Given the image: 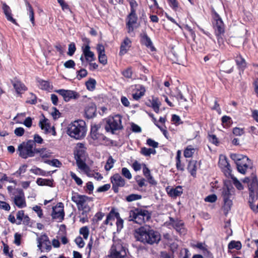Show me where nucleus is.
<instances>
[{"label":"nucleus","instance_id":"obj_34","mask_svg":"<svg viewBox=\"0 0 258 258\" xmlns=\"http://www.w3.org/2000/svg\"><path fill=\"white\" fill-rule=\"evenodd\" d=\"M36 153H39L42 158H48L50 156L51 153L46 150V148H39L36 150Z\"/></svg>","mask_w":258,"mask_h":258},{"label":"nucleus","instance_id":"obj_43","mask_svg":"<svg viewBox=\"0 0 258 258\" xmlns=\"http://www.w3.org/2000/svg\"><path fill=\"white\" fill-rule=\"evenodd\" d=\"M122 75L126 78L131 79L133 76V71L132 68H127L122 72Z\"/></svg>","mask_w":258,"mask_h":258},{"label":"nucleus","instance_id":"obj_50","mask_svg":"<svg viewBox=\"0 0 258 258\" xmlns=\"http://www.w3.org/2000/svg\"><path fill=\"white\" fill-rule=\"evenodd\" d=\"M76 63L75 61L72 59H70L66 61L63 66L67 69H73L75 67Z\"/></svg>","mask_w":258,"mask_h":258},{"label":"nucleus","instance_id":"obj_64","mask_svg":"<svg viewBox=\"0 0 258 258\" xmlns=\"http://www.w3.org/2000/svg\"><path fill=\"white\" fill-rule=\"evenodd\" d=\"M140 152L145 156H150L151 155L150 148L142 147L141 149Z\"/></svg>","mask_w":258,"mask_h":258},{"label":"nucleus","instance_id":"obj_5","mask_svg":"<svg viewBox=\"0 0 258 258\" xmlns=\"http://www.w3.org/2000/svg\"><path fill=\"white\" fill-rule=\"evenodd\" d=\"M151 218V213L146 210L135 208L129 212L128 220L139 224L148 221Z\"/></svg>","mask_w":258,"mask_h":258},{"label":"nucleus","instance_id":"obj_21","mask_svg":"<svg viewBox=\"0 0 258 258\" xmlns=\"http://www.w3.org/2000/svg\"><path fill=\"white\" fill-rule=\"evenodd\" d=\"M131 45L132 41L129 38L126 37L121 43L119 53V55H123L125 54L131 47Z\"/></svg>","mask_w":258,"mask_h":258},{"label":"nucleus","instance_id":"obj_42","mask_svg":"<svg viewBox=\"0 0 258 258\" xmlns=\"http://www.w3.org/2000/svg\"><path fill=\"white\" fill-rule=\"evenodd\" d=\"M141 198V195L138 194H131L126 197V200L128 202H131L134 201L140 200Z\"/></svg>","mask_w":258,"mask_h":258},{"label":"nucleus","instance_id":"obj_38","mask_svg":"<svg viewBox=\"0 0 258 258\" xmlns=\"http://www.w3.org/2000/svg\"><path fill=\"white\" fill-rule=\"evenodd\" d=\"M39 87L42 90H48L50 88L49 83L41 79L37 80Z\"/></svg>","mask_w":258,"mask_h":258},{"label":"nucleus","instance_id":"obj_53","mask_svg":"<svg viewBox=\"0 0 258 258\" xmlns=\"http://www.w3.org/2000/svg\"><path fill=\"white\" fill-rule=\"evenodd\" d=\"M170 7L174 11H176L178 7V3L177 0H168Z\"/></svg>","mask_w":258,"mask_h":258},{"label":"nucleus","instance_id":"obj_54","mask_svg":"<svg viewBox=\"0 0 258 258\" xmlns=\"http://www.w3.org/2000/svg\"><path fill=\"white\" fill-rule=\"evenodd\" d=\"M232 179L233 184L237 188V189L239 190L243 189V186L241 183L235 177H234Z\"/></svg>","mask_w":258,"mask_h":258},{"label":"nucleus","instance_id":"obj_45","mask_svg":"<svg viewBox=\"0 0 258 258\" xmlns=\"http://www.w3.org/2000/svg\"><path fill=\"white\" fill-rule=\"evenodd\" d=\"M80 233L83 236V237L87 239L89 236V231L87 227L85 226L82 227L80 229Z\"/></svg>","mask_w":258,"mask_h":258},{"label":"nucleus","instance_id":"obj_12","mask_svg":"<svg viewBox=\"0 0 258 258\" xmlns=\"http://www.w3.org/2000/svg\"><path fill=\"white\" fill-rule=\"evenodd\" d=\"M55 92L61 95L66 102H69L71 99H77L80 97V94L73 90L59 89L55 90Z\"/></svg>","mask_w":258,"mask_h":258},{"label":"nucleus","instance_id":"obj_13","mask_svg":"<svg viewBox=\"0 0 258 258\" xmlns=\"http://www.w3.org/2000/svg\"><path fill=\"white\" fill-rule=\"evenodd\" d=\"M111 182L112 184V189L115 193L118 192L119 187H123L125 184V181L121 176L116 173L112 175L110 178Z\"/></svg>","mask_w":258,"mask_h":258},{"label":"nucleus","instance_id":"obj_16","mask_svg":"<svg viewBox=\"0 0 258 258\" xmlns=\"http://www.w3.org/2000/svg\"><path fill=\"white\" fill-rule=\"evenodd\" d=\"M14 201L15 204L19 208H23L26 206L24 194L22 189H20L18 195L15 196Z\"/></svg>","mask_w":258,"mask_h":258},{"label":"nucleus","instance_id":"obj_47","mask_svg":"<svg viewBox=\"0 0 258 258\" xmlns=\"http://www.w3.org/2000/svg\"><path fill=\"white\" fill-rule=\"evenodd\" d=\"M121 174L123 176H124L128 179H131L132 177V174L130 170L127 168L123 167L122 168Z\"/></svg>","mask_w":258,"mask_h":258},{"label":"nucleus","instance_id":"obj_3","mask_svg":"<svg viewBox=\"0 0 258 258\" xmlns=\"http://www.w3.org/2000/svg\"><path fill=\"white\" fill-rule=\"evenodd\" d=\"M213 18V26L216 36L217 37L218 43L220 45L223 43L222 36L225 33V26L223 22L219 15L214 9L212 11Z\"/></svg>","mask_w":258,"mask_h":258},{"label":"nucleus","instance_id":"obj_33","mask_svg":"<svg viewBox=\"0 0 258 258\" xmlns=\"http://www.w3.org/2000/svg\"><path fill=\"white\" fill-rule=\"evenodd\" d=\"M76 163L78 168L83 170H86L88 168V166L86 163L82 160L78 155L76 157Z\"/></svg>","mask_w":258,"mask_h":258},{"label":"nucleus","instance_id":"obj_44","mask_svg":"<svg viewBox=\"0 0 258 258\" xmlns=\"http://www.w3.org/2000/svg\"><path fill=\"white\" fill-rule=\"evenodd\" d=\"M77 74L78 79L81 80V79L87 76L88 72L86 69H81L80 70L77 71Z\"/></svg>","mask_w":258,"mask_h":258},{"label":"nucleus","instance_id":"obj_4","mask_svg":"<svg viewBox=\"0 0 258 258\" xmlns=\"http://www.w3.org/2000/svg\"><path fill=\"white\" fill-rule=\"evenodd\" d=\"M230 157L236 164L239 172L244 174L248 168H251V161L247 156L233 153L230 154Z\"/></svg>","mask_w":258,"mask_h":258},{"label":"nucleus","instance_id":"obj_28","mask_svg":"<svg viewBox=\"0 0 258 258\" xmlns=\"http://www.w3.org/2000/svg\"><path fill=\"white\" fill-rule=\"evenodd\" d=\"M39 125L41 130L44 131L45 134L50 132V125L48 122V120L44 118L42 120H40Z\"/></svg>","mask_w":258,"mask_h":258},{"label":"nucleus","instance_id":"obj_7","mask_svg":"<svg viewBox=\"0 0 258 258\" xmlns=\"http://www.w3.org/2000/svg\"><path fill=\"white\" fill-rule=\"evenodd\" d=\"M36 148L34 147V143L32 140L20 144L17 152L19 156L23 159L33 157L35 156Z\"/></svg>","mask_w":258,"mask_h":258},{"label":"nucleus","instance_id":"obj_32","mask_svg":"<svg viewBox=\"0 0 258 258\" xmlns=\"http://www.w3.org/2000/svg\"><path fill=\"white\" fill-rule=\"evenodd\" d=\"M13 86L18 94H22L26 90V86L20 82H16L13 84Z\"/></svg>","mask_w":258,"mask_h":258},{"label":"nucleus","instance_id":"obj_2","mask_svg":"<svg viewBox=\"0 0 258 258\" xmlns=\"http://www.w3.org/2000/svg\"><path fill=\"white\" fill-rule=\"evenodd\" d=\"M67 132L71 138L76 140H81L85 137L86 134V122L81 119L75 120L68 125Z\"/></svg>","mask_w":258,"mask_h":258},{"label":"nucleus","instance_id":"obj_52","mask_svg":"<svg viewBox=\"0 0 258 258\" xmlns=\"http://www.w3.org/2000/svg\"><path fill=\"white\" fill-rule=\"evenodd\" d=\"M226 65L227 66V68L223 67V71L228 74L231 73L233 71V66L230 62H227Z\"/></svg>","mask_w":258,"mask_h":258},{"label":"nucleus","instance_id":"obj_8","mask_svg":"<svg viewBox=\"0 0 258 258\" xmlns=\"http://www.w3.org/2000/svg\"><path fill=\"white\" fill-rule=\"evenodd\" d=\"M121 119L122 117L119 114L107 118L105 125L106 131L114 134L115 131L121 130L123 128Z\"/></svg>","mask_w":258,"mask_h":258},{"label":"nucleus","instance_id":"obj_26","mask_svg":"<svg viewBox=\"0 0 258 258\" xmlns=\"http://www.w3.org/2000/svg\"><path fill=\"white\" fill-rule=\"evenodd\" d=\"M25 5L26 6V9L28 11V14L29 16L30 20L33 25H35L34 20V13L32 6L27 0H25Z\"/></svg>","mask_w":258,"mask_h":258},{"label":"nucleus","instance_id":"obj_39","mask_svg":"<svg viewBox=\"0 0 258 258\" xmlns=\"http://www.w3.org/2000/svg\"><path fill=\"white\" fill-rule=\"evenodd\" d=\"M115 161V160L113 159L112 156H110L108 158L106 164L105 165V169L106 171L110 170L113 167V165Z\"/></svg>","mask_w":258,"mask_h":258},{"label":"nucleus","instance_id":"obj_51","mask_svg":"<svg viewBox=\"0 0 258 258\" xmlns=\"http://www.w3.org/2000/svg\"><path fill=\"white\" fill-rule=\"evenodd\" d=\"M146 144L150 147H153L154 148H157L159 145V143L152 139H148L147 140Z\"/></svg>","mask_w":258,"mask_h":258},{"label":"nucleus","instance_id":"obj_11","mask_svg":"<svg viewBox=\"0 0 258 258\" xmlns=\"http://www.w3.org/2000/svg\"><path fill=\"white\" fill-rule=\"evenodd\" d=\"M138 16L137 13H130L125 19L126 27L127 32L129 34L134 33L135 29L138 27L136 26L138 21Z\"/></svg>","mask_w":258,"mask_h":258},{"label":"nucleus","instance_id":"obj_1","mask_svg":"<svg viewBox=\"0 0 258 258\" xmlns=\"http://www.w3.org/2000/svg\"><path fill=\"white\" fill-rule=\"evenodd\" d=\"M134 236L136 240L145 245L158 244L161 240V235L151 226L145 225L136 229Z\"/></svg>","mask_w":258,"mask_h":258},{"label":"nucleus","instance_id":"obj_23","mask_svg":"<svg viewBox=\"0 0 258 258\" xmlns=\"http://www.w3.org/2000/svg\"><path fill=\"white\" fill-rule=\"evenodd\" d=\"M141 42L142 44L145 45L148 48H150L152 51L155 50V48L153 45V43L150 38L147 35V33L144 32L141 35Z\"/></svg>","mask_w":258,"mask_h":258},{"label":"nucleus","instance_id":"obj_61","mask_svg":"<svg viewBox=\"0 0 258 258\" xmlns=\"http://www.w3.org/2000/svg\"><path fill=\"white\" fill-rule=\"evenodd\" d=\"M110 188V184H105L103 185V186H100L97 189V191L100 192H104L106 191Z\"/></svg>","mask_w":258,"mask_h":258},{"label":"nucleus","instance_id":"obj_10","mask_svg":"<svg viewBox=\"0 0 258 258\" xmlns=\"http://www.w3.org/2000/svg\"><path fill=\"white\" fill-rule=\"evenodd\" d=\"M234 194V188L230 186L224 187L222 191V197L224 203V209L227 211L230 209L232 205L233 195Z\"/></svg>","mask_w":258,"mask_h":258},{"label":"nucleus","instance_id":"obj_58","mask_svg":"<svg viewBox=\"0 0 258 258\" xmlns=\"http://www.w3.org/2000/svg\"><path fill=\"white\" fill-rule=\"evenodd\" d=\"M217 196L215 194L210 195L207 196L205 201L207 202L214 203L217 200Z\"/></svg>","mask_w":258,"mask_h":258},{"label":"nucleus","instance_id":"obj_29","mask_svg":"<svg viewBox=\"0 0 258 258\" xmlns=\"http://www.w3.org/2000/svg\"><path fill=\"white\" fill-rule=\"evenodd\" d=\"M235 62L238 68L242 70L246 67V61L241 55H238L235 57Z\"/></svg>","mask_w":258,"mask_h":258},{"label":"nucleus","instance_id":"obj_22","mask_svg":"<svg viewBox=\"0 0 258 258\" xmlns=\"http://www.w3.org/2000/svg\"><path fill=\"white\" fill-rule=\"evenodd\" d=\"M83 53L87 61L92 62L95 59L93 52L90 50V47L88 44L82 47Z\"/></svg>","mask_w":258,"mask_h":258},{"label":"nucleus","instance_id":"obj_6","mask_svg":"<svg viewBox=\"0 0 258 258\" xmlns=\"http://www.w3.org/2000/svg\"><path fill=\"white\" fill-rule=\"evenodd\" d=\"M127 249L120 239L113 240L109 250L108 258H125Z\"/></svg>","mask_w":258,"mask_h":258},{"label":"nucleus","instance_id":"obj_57","mask_svg":"<svg viewBox=\"0 0 258 258\" xmlns=\"http://www.w3.org/2000/svg\"><path fill=\"white\" fill-rule=\"evenodd\" d=\"M208 139L209 141L212 143V144L217 146L219 142L218 140L215 135H209L208 136Z\"/></svg>","mask_w":258,"mask_h":258},{"label":"nucleus","instance_id":"obj_46","mask_svg":"<svg viewBox=\"0 0 258 258\" xmlns=\"http://www.w3.org/2000/svg\"><path fill=\"white\" fill-rule=\"evenodd\" d=\"M76 50L75 44L73 42L70 43L69 45L68 51L67 52L68 55L69 56H72Z\"/></svg>","mask_w":258,"mask_h":258},{"label":"nucleus","instance_id":"obj_35","mask_svg":"<svg viewBox=\"0 0 258 258\" xmlns=\"http://www.w3.org/2000/svg\"><path fill=\"white\" fill-rule=\"evenodd\" d=\"M242 245L240 241L232 240L231 241L228 245V248L229 249H236L237 250H240L241 248Z\"/></svg>","mask_w":258,"mask_h":258},{"label":"nucleus","instance_id":"obj_36","mask_svg":"<svg viewBox=\"0 0 258 258\" xmlns=\"http://www.w3.org/2000/svg\"><path fill=\"white\" fill-rule=\"evenodd\" d=\"M195 151V149L194 148L191 146H188L184 151V156L185 158H190L192 157Z\"/></svg>","mask_w":258,"mask_h":258},{"label":"nucleus","instance_id":"obj_30","mask_svg":"<svg viewBox=\"0 0 258 258\" xmlns=\"http://www.w3.org/2000/svg\"><path fill=\"white\" fill-rule=\"evenodd\" d=\"M172 226L178 233L184 234L185 229L183 228V223L181 221L176 220L174 223H172Z\"/></svg>","mask_w":258,"mask_h":258},{"label":"nucleus","instance_id":"obj_56","mask_svg":"<svg viewBox=\"0 0 258 258\" xmlns=\"http://www.w3.org/2000/svg\"><path fill=\"white\" fill-rule=\"evenodd\" d=\"M104 215V214L101 212L97 213L92 219L93 222L97 223L98 221L102 220Z\"/></svg>","mask_w":258,"mask_h":258},{"label":"nucleus","instance_id":"obj_9","mask_svg":"<svg viewBox=\"0 0 258 258\" xmlns=\"http://www.w3.org/2000/svg\"><path fill=\"white\" fill-rule=\"evenodd\" d=\"M71 199L76 204L78 209L79 211H82V215L87 216L90 211V207L86 204L89 197L85 195H79L77 192H73Z\"/></svg>","mask_w":258,"mask_h":258},{"label":"nucleus","instance_id":"obj_15","mask_svg":"<svg viewBox=\"0 0 258 258\" xmlns=\"http://www.w3.org/2000/svg\"><path fill=\"white\" fill-rule=\"evenodd\" d=\"M37 241L38 243L37 247L41 251H42L41 248L43 245H44V248L47 251H49L51 250V243L49 240L48 237L46 234H43L37 237Z\"/></svg>","mask_w":258,"mask_h":258},{"label":"nucleus","instance_id":"obj_25","mask_svg":"<svg viewBox=\"0 0 258 258\" xmlns=\"http://www.w3.org/2000/svg\"><path fill=\"white\" fill-rule=\"evenodd\" d=\"M100 126L99 125L94 124L91 126L90 136L94 140L101 138L102 135L99 133Z\"/></svg>","mask_w":258,"mask_h":258},{"label":"nucleus","instance_id":"obj_18","mask_svg":"<svg viewBox=\"0 0 258 258\" xmlns=\"http://www.w3.org/2000/svg\"><path fill=\"white\" fill-rule=\"evenodd\" d=\"M249 197L252 200L257 198L258 195V182L255 179H252L248 185Z\"/></svg>","mask_w":258,"mask_h":258},{"label":"nucleus","instance_id":"obj_31","mask_svg":"<svg viewBox=\"0 0 258 258\" xmlns=\"http://www.w3.org/2000/svg\"><path fill=\"white\" fill-rule=\"evenodd\" d=\"M53 179H43L39 178L36 180V183L38 185L43 186L47 185L49 186H53Z\"/></svg>","mask_w":258,"mask_h":258},{"label":"nucleus","instance_id":"obj_17","mask_svg":"<svg viewBox=\"0 0 258 258\" xmlns=\"http://www.w3.org/2000/svg\"><path fill=\"white\" fill-rule=\"evenodd\" d=\"M96 112V106L93 102L87 104L85 108V115L86 118L90 119L95 116Z\"/></svg>","mask_w":258,"mask_h":258},{"label":"nucleus","instance_id":"obj_49","mask_svg":"<svg viewBox=\"0 0 258 258\" xmlns=\"http://www.w3.org/2000/svg\"><path fill=\"white\" fill-rule=\"evenodd\" d=\"M46 163L51 165L53 166L59 167L61 165V163L58 159H53L51 161L48 160L45 162Z\"/></svg>","mask_w":258,"mask_h":258},{"label":"nucleus","instance_id":"obj_59","mask_svg":"<svg viewBox=\"0 0 258 258\" xmlns=\"http://www.w3.org/2000/svg\"><path fill=\"white\" fill-rule=\"evenodd\" d=\"M118 213V212H116L114 209H112L109 213L107 216V219L109 220V221L112 220H114V218H115V214Z\"/></svg>","mask_w":258,"mask_h":258},{"label":"nucleus","instance_id":"obj_55","mask_svg":"<svg viewBox=\"0 0 258 258\" xmlns=\"http://www.w3.org/2000/svg\"><path fill=\"white\" fill-rule=\"evenodd\" d=\"M160 255L161 258H174L173 250L171 253L167 252L165 251H161Z\"/></svg>","mask_w":258,"mask_h":258},{"label":"nucleus","instance_id":"obj_27","mask_svg":"<svg viewBox=\"0 0 258 258\" xmlns=\"http://www.w3.org/2000/svg\"><path fill=\"white\" fill-rule=\"evenodd\" d=\"M197 162L196 160H191L189 162L187 166V170L191 175L195 177L196 175L197 170Z\"/></svg>","mask_w":258,"mask_h":258},{"label":"nucleus","instance_id":"obj_62","mask_svg":"<svg viewBox=\"0 0 258 258\" xmlns=\"http://www.w3.org/2000/svg\"><path fill=\"white\" fill-rule=\"evenodd\" d=\"M24 129L21 127H17L14 131L15 134L18 137L22 136L24 135Z\"/></svg>","mask_w":258,"mask_h":258},{"label":"nucleus","instance_id":"obj_19","mask_svg":"<svg viewBox=\"0 0 258 258\" xmlns=\"http://www.w3.org/2000/svg\"><path fill=\"white\" fill-rule=\"evenodd\" d=\"M219 165L221 169L224 170L226 172L225 174L227 173L230 174L231 172L230 165L229 163L228 159L226 156L223 155H221L220 156L219 160Z\"/></svg>","mask_w":258,"mask_h":258},{"label":"nucleus","instance_id":"obj_60","mask_svg":"<svg viewBox=\"0 0 258 258\" xmlns=\"http://www.w3.org/2000/svg\"><path fill=\"white\" fill-rule=\"evenodd\" d=\"M98 59L99 61L103 64H106L107 62V57L105 53L98 54Z\"/></svg>","mask_w":258,"mask_h":258},{"label":"nucleus","instance_id":"obj_37","mask_svg":"<svg viewBox=\"0 0 258 258\" xmlns=\"http://www.w3.org/2000/svg\"><path fill=\"white\" fill-rule=\"evenodd\" d=\"M96 81L95 79L90 78L86 82V86L87 89L89 91H93L95 88Z\"/></svg>","mask_w":258,"mask_h":258},{"label":"nucleus","instance_id":"obj_41","mask_svg":"<svg viewBox=\"0 0 258 258\" xmlns=\"http://www.w3.org/2000/svg\"><path fill=\"white\" fill-rule=\"evenodd\" d=\"M130 6V12L133 13H137V9L138 7V4L136 0H127Z\"/></svg>","mask_w":258,"mask_h":258},{"label":"nucleus","instance_id":"obj_14","mask_svg":"<svg viewBox=\"0 0 258 258\" xmlns=\"http://www.w3.org/2000/svg\"><path fill=\"white\" fill-rule=\"evenodd\" d=\"M51 216L53 219L58 222H61L64 218V212L63 210V204L62 203H58L52 208Z\"/></svg>","mask_w":258,"mask_h":258},{"label":"nucleus","instance_id":"obj_48","mask_svg":"<svg viewBox=\"0 0 258 258\" xmlns=\"http://www.w3.org/2000/svg\"><path fill=\"white\" fill-rule=\"evenodd\" d=\"M70 175L78 185H81L82 184L83 181L82 179L79 177H78L75 173H74L72 171H71Z\"/></svg>","mask_w":258,"mask_h":258},{"label":"nucleus","instance_id":"obj_20","mask_svg":"<svg viewBox=\"0 0 258 258\" xmlns=\"http://www.w3.org/2000/svg\"><path fill=\"white\" fill-rule=\"evenodd\" d=\"M2 9L7 20L16 25H18V23H17L16 20L12 17V10L10 7L6 3H3L2 6Z\"/></svg>","mask_w":258,"mask_h":258},{"label":"nucleus","instance_id":"obj_40","mask_svg":"<svg viewBox=\"0 0 258 258\" xmlns=\"http://www.w3.org/2000/svg\"><path fill=\"white\" fill-rule=\"evenodd\" d=\"M115 218L117 219L116 222L117 230H120L123 226V220L120 217L119 213L115 214Z\"/></svg>","mask_w":258,"mask_h":258},{"label":"nucleus","instance_id":"obj_63","mask_svg":"<svg viewBox=\"0 0 258 258\" xmlns=\"http://www.w3.org/2000/svg\"><path fill=\"white\" fill-rule=\"evenodd\" d=\"M233 133L235 136H240L244 134V131L242 128L234 127L233 130Z\"/></svg>","mask_w":258,"mask_h":258},{"label":"nucleus","instance_id":"obj_24","mask_svg":"<svg viewBox=\"0 0 258 258\" xmlns=\"http://www.w3.org/2000/svg\"><path fill=\"white\" fill-rule=\"evenodd\" d=\"M168 194L172 198H176L180 196L183 193L182 187L180 185H178L175 188H166Z\"/></svg>","mask_w":258,"mask_h":258}]
</instances>
